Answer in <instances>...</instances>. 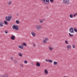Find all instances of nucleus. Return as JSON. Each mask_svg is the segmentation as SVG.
<instances>
[{
  "label": "nucleus",
  "mask_w": 77,
  "mask_h": 77,
  "mask_svg": "<svg viewBox=\"0 0 77 77\" xmlns=\"http://www.w3.org/2000/svg\"><path fill=\"white\" fill-rule=\"evenodd\" d=\"M36 27L37 30H39L41 28V26L39 25H37L36 26Z\"/></svg>",
  "instance_id": "nucleus-8"
},
{
  "label": "nucleus",
  "mask_w": 77,
  "mask_h": 77,
  "mask_svg": "<svg viewBox=\"0 0 77 77\" xmlns=\"http://www.w3.org/2000/svg\"><path fill=\"white\" fill-rule=\"evenodd\" d=\"M69 36H70V37H72L74 36L73 35L69 33Z\"/></svg>",
  "instance_id": "nucleus-17"
},
{
  "label": "nucleus",
  "mask_w": 77,
  "mask_h": 77,
  "mask_svg": "<svg viewBox=\"0 0 77 77\" xmlns=\"http://www.w3.org/2000/svg\"><path fill=\"white\" fill-rule=\"evenodd\" d=\"M31 34L32 35V36H34V37H35V36H36V35L35 34V33H34V32L32 31L31 32Z\"/></svg>",
  "instance_id": "nucleus-9"
},
{
  "label": "nucleus",
  "mask_w": 77,
  "mask_h": 77,
  "mask_svg": "<svg viewBox=\"0 0 77 77\" xmlns=\"http://www.w3.org/2000/svg\"><path fill=\"white\" fill-rule=\"evenodd\" d=\"M23 46H25V47H26V46H27V44H26V43H23V45H19L18 47L20 48H23L24 47H23Z\"/></svg>",
  "instance_id": "nucleus-2"
},
{
  "label": "nucleus",
  "mask_w": 77,
  "mask_h": 77,
  "mask_svg": "<svg viewBox=\"0 0 77 77\" xmlns=\"http://www.w3.org/2000/svg\"><path fill=\"white\" fill-rule=\"evenodd\" d=\"M20 66H21V67H23V66H24L23 65V64H20Z\"/></svg>",
  "instance_id": "nucleus-25"
},
{
  "label": "nucleus",
  "mask_w": 77,
  "mask_h": 77,
  "mask_svg": "<svg viewBox=\"0 0 77 77\" xmlns=\"http://www.w3.org/2000/svg\"><path fill=\"white\" fill-rule=\"evenodd\" d=\"M33 47H35V46H36V45H35V44H34L33 45Z\"/></svg>",
  "instance_id": "nucleus-33"
},
{
  "label": "nucleus",
  "mask_w": 77,
  "mask_h": 77,
  "mask_svg": "<svg viewBox=\"0 0 77 77\" xmlns=\"http://www.w3.org/2000/svg\"><path fill=\"white\" fill-rule=\"evenodd\" d=\"M52 49H52V48H49V50H52Z\"/></svg>",
  "instance_id": "nucleus-34"
},
{
  "label": "nucleus",
  "mask_w": 77,
  "mask_h": 77,
  "mask_svg": "<svg viewBox=\"0 0 77 77\" xmlns=\"http://www.w3.org/2000/svg\"><path fill=\"white\" fill-rule=\"evenodd\" d=\"M44 72L46 75H47V74H48V70L47 69H45L44 70Z\"/></svg>",
  "instance_id": "nucleus-7"
},
{
  "label": "nucleus",
  "mask_w": 77,
  "mask_h": 77,
  "mask_svg": "<svg viewBox=\"0 0 77 77\" xmlns=\"http://www.w3.org/2000/svg\"><path fill=\"white\" fill-rule=\"evenodd\" d=\"M47 41H48V38H45V40H44L43 42V43L44 44H45V43H46V42Z\"/></svg>",
  "instance_id": "nucleus-11"
},
{
  "label": "nucleus",
  "mask_w": 77,
  "mask_h": 77,
  "mask_svg": "<svg viewBox=\"0 0 77 77\" xmlns=\"http://www.w3.org/2000/svg\"><path fill=\"white\" fill-rule=\"evenodd\" d=\"M49 48H53L52 47H51V46H49Z\"/></svg>",
  "instance_id": "nucleus-32"
},
{
  "label": "nucleus",
  "mask_w": 77,
  "mask_h": 77,
  "mask_svg": "<svg viewBox=\"0 0 77 77\" xmlns=\"http://www.w3.org/2000/svg\"><path fill=\"white\" fill-rule=\"evenodd\" d=\"M45 61L46 62H49V60H48V59H46L45 60Z\"/></svg>",
  "instance_id": "nucleus-28"
},
{
  "label": "nucleus",
  "mask_w": 77,
  "mask_h": 77,
  "mask_svg": "<svg viewBox=\"0 0 77 77\" xmlns=\"http://www.w3.org/2000/svg\"><path fill=\"white\" fill-rule=\"evenodd\" d=\"M72 47H73V48H75V45H72Z\"/></svg>",
  "instance_id": "nucleus-27"
},
{
  "label": "nucleus",
  "mask_w": 77,
  "mask_h": 77,
  "mask_svg": "<svg viewBox=\"0 0 77 77\" xmlns=\"http://www.w3.org/2000/svg\"><path fill=\"white\" fill-rule=\"evenodd\" d=\"M16 23L17 24H19V23H20V22H19V21L18 20H17L16 21Z\"/></svg>",
  "instance_id": "nucleus-19"
},
{
  "label": "nucleus",
  "mask_w": 77,
  "mask_h": 77,
  "mask_svg": "<svg viewBox=\"0 0 77 77\" xmlns=\"http://www.w3.org/2000/svg\"><path fill=\"white\" fill-rule=\"evenodd\" d=\"M18 54L20 57H22V56H23V54H22V53H19Z\"/></svg>",
  "instance_id": "nucleus-14"
},
{
  "label": "nucleus",
  "mask_w": 77,
  "mask_h": 77,
  "mask_svg": "<svg viewBox=\"0 0 77 77\" xmlns=\"http://www.w3.org/2000/svg\"><path fill=\"white\" fill-rule=\"evenodd\" d=\"M42 2L45 4V5H47L48 4H49L50 3V1L49 0H41Z\"/></svg>",
  "instance_id": "nucleus-3"
},
{
  "label": "nucleus",
  "mask_w": 77,
  "mask_h": 77,
  "mask_svg": "<svg viewBox=\"0 0 77 77\" xmlns=\"http://www.w3.org/2000/svg\"><path fill=\"white\" fill-rule=\"evenodd\" d=\"M75 14V15H77V13H76Z\"/></svg>",
  "instance_id": "nucleus-38"
},
{
  "label": "nucleus",
  "mask_w": 77,
  "mask_h": 77,
  "mask_svg": "<svg viewBox=\"0 0 77 77\" xmlns=\"http://www.w3.org/2000/svg\"><path fill=\"white\" fill-rule=\"evenodd\" d=\"M12 29L14 30H18V29H19L18 26L17 25H14L12 26Z\"/></svg>",
  "instance_id": "nucleus-4"
},
{
  "label": "nucleus",
  "mask_w": 77,
  "mask_h": 77,
  "mask_svg": "<svg viewBox=\"0 0 77 77\" xmlns=\"http://www.w3.org/2000/svg\"><path fill=\"white\" fill-rule=\"evenodd\" d=\"M67 48H71V47L70 45H69L67 46Z\"/></svg>",
  "instance_id": "nucleus-16"
},
{
  "label": "nucleus",
  "mask_w": 77,
  "mask_h": 77,
  "mask_svg": "<svg viewBox=\"0 0 77 77\" xmlns=\"http://www.w3.org/2000/svg\"><path fill=\"white\" fill-rule=\"evenodd\" d=\"M69 17L70 18H72V17H73V15L72 14H71L69 15Z\"/></svg>",
  "instance_id": "nucleus-18"
},
{
  "label": "nucleus",
  "mask_w": 77,
  "mask_h": 77,
  "mask_svg": "<svg viewBox=\"0 0 77 77\" xmlns=\"http://www.w3.org/2000/svg\"><path fill=\"white\" fill-rule=\"evenodd\" d=\"M17 15L18 16V17L19 16V15H18V14H17Z\"/></svg>",
  "instance_id": "nucleus-36"
},
{
  "label": "nucleus",
  "mask_w": 77,
  "mask_h": 77,
  "mask_svg": "<svg viewBox=\"0 0 77 77\" xmlns=\"http://www.w3.org/2000/svg\"><path fill=\"white\" fill-rule=\"evenodd\" d=\"M49 62H50V63H52V62H53V61L51 60H49Z\"/></svg>",
  "instance_id": "nucleus-20"
},
{
  "label": "nucleus",
  "mask_w": 77,
  "mask_h": 77,
  "mask_svg": "<svg viewBox=\"0 0 77 77\" xmlns=\"http://www.w3.org/2000/svg\"><path fill=\"white\" fill-rule=\"evenodd\" d=\"M74 31L75 32H77V29L76 28H74Z\"/></svg>",
  "instance_id": "nucleus-22"
},
{
  "label": "nucleus",
  "mask_w": 77,
  "mask_h": 77,
  "mask_svg": "<svg viewBox=\"0 0 77 77\" xmlns=\"http://www.w3.org/2000/svg\"><path fill=\"white\" fill-rule=\"evenodd\" d=\"M50 1L52 3H53L54 2V1L53 0H50Z\"/></svg>",
  "instance_id": "nucleus-26"
},
{
  "label": "nucleus",
  "mask_w": 77,
  "mask_h": 77,
  "mask_svg": "<svg viewBox=\"0 0 77 77\" xmlns=\"http://www.w3.org/2000/svg\"><path fill=\"white\" fill-rule=\"evenodd\" d=\"M42 22H43V20H41L40 21V23H41Z\"/></svg>",
  "instance_id": "nucleus-31"
},
{
  "label": "nucleus",
  "mask_w": 77,
  "mask_h": 77,
  "mask_svg": "<svg viewBox=\"0 0 77 77\" xmlns=\"http://www.w3.org/2000/svg\"><path fill=\"white\" fill-rule=\"evenodd\" d=\"M5 32L6 34H7V33H8V31H5Z\"/></svg>",
  "instance_id": "nucleus-30"
},
{
  "label": "nucleus",
  "mask_w": 77,
  "mask_h": 77,
  "mask_svg": "<svg viewBox=\"0 0 77 77\" xmlns=\"http://www.w3.org/2000/svg\"><path fill=\"white\" fill-rule=\"evenodd\" d=\"M11 3L12 2H11V1H10L8 3V5H11Z\"/></svg>",
  "instance_id": "nucleus-23"
},
{
  "label": "nucleus",
  "mask_w": 77,
  "mask_h": 77,
  "mask_svg": "<svg viewBox=\"0 0 77 77\" xmlns=\"http://www.w3.org/2000/svg\"><path fill=\"white\" fill-rule=\"evenodd\" d=\"M10 59H11L12 60H13L14 59V58H13V57H10Z\"/></svg>",
  "instance_id": "nucleus-29"
},
{
  "label": "nucleus",
  "mask_w": 77,
  "mask_h": 77,
  "mask_svg": "<svg viewBox=\"0 0 77 77\" xmlns=\"http://www.w3.org/2000/svg\"><path fill=\"white\" fill-rule=\"evenodd\" d=\"M36 66L39 67V66H40V63H37L36 64Z\"/></svg>",
  "instance_id": "nucleus-15"
},
{
  "label": "nucleus",
  "mask_w": 77,
  "mask_h": 77,
  "mask_svg": "<svg viewBox=\"0 0 77 77\" xmlns=\"http://www.w3.org/2000/svg\"><path fill=\"white\" fill-rule=\"evenodd\" d=\"M63 2L65 5H68L69 3V0H63Z\"/></svg>",
  "instance_id": "nucleus-5"
},
{
  "label": "nucleus",
  "mask_w": 77,
  "mask_h": 77,
  "mask_svg": "<svg viewBox=\"0 0 77 77\" xmlns=\"http://www.w3.org/2000/svg\"><path fill=\"white\" fill-rule=\"evenodd\" d=\"M69 31L71 33H74V29L72 27H71L69 29Z\"/></svg>",
  "instance_id": "nucleus-6"
},
{
  "label": "nucleus",
  "mask_w": 77,
  "mask_h": 77,
  "mask_svg": "<svg viewBox=\"0 0 77 77\" xmlns=\"http://www.w3.org/2000/svg\"><path fill=\"white\" fill-rule=\"evenodd\" d=\"M15 38V36L14 35H12L11 37V39L12 40H14Z\"/></svg>",
  "instance_id": "nucleus-13"
},
{
  "label": "nucleus",
  "mask_w": 77,
  "mask_h": 77,
  "mask_svg": "<svg viewBox=\"0 0 77 77\" xmlns=\"http://www.w3.org/2000/svg\"><path fill=\"white\" fill-rule=\"evenodd\" d=\"M24 63L25 64H26V63H27V60H25L24 61Z\"/></svg>",
  "instance_id": "nucleus-21"
},
{
  "label": "nucleus",
  "mask_w": 77,
  "mask_h": 77,
  "mask_svg": "<svg viewBox=\"0 0 77 77\" xmlns=\"http://www.w3.org/2000/svg\"><path fill=\"white\" fill-rule=\"evenodd\" d=\"M11 18H12V16H6L5 17V19L6 21H4V24L5 25H8V23L7 22V21L8 22H9L10 21H11Z\"/></svg>",
  "instance_id": "nucleus-1"
},
{
  "label": "nucleus",
  "mask_w": 77,
  "mask_h": 77,
  "mask_svg": "<svg viewBox=\"0 0 77 77\" xmlns=\"http://www.w3.org/2000/svg\"><path fill=\"white\" fill-rule=\"evenodd\" d=\"M75 15H75V14H74L73 17H75Z\"/></svg>",
  "instance_id": "nucleus-35"
},
{
  "label": "nucleus",
  "mask_w": 77,
  "mask_h": 77,
  "mask_svg": "<svg viewBox=\"0 0 77 77\" xmlns=\"http://www.w3.org/2000/svg\"><path fill=\"white\" fill-rule=\"evenodd\" d=\"M63 77H67L66 76H64Z\"/></svg>",
  "instance_id": "nucleus-37"
},
{
  "label": "nucleus",
  "mask_w": 77,
  "mask_h": 77,
  "mask_svg": "<svg viewBox=\"0 0 77 77\" xmlns=\"http://www.w3.org/2000/svg\"><path fill=\"white\" fill-rule=\"evenodd\" d=\"M65 43L66 44H68V41H67V40H66V41H65Z\"/></svg>",
  "instance_id": "nucleus-24"
},
{
  "label": "nucleus",
  "mask_w": 77,
  "mask_h": 77,
  "mask_svg": "<svg viewBox=\"0 0 77 77\" xmlns=\"http://www.w3.org/2000/svg\"><path fill=\"white\" fill-rule=\"evenodd\" d=\"M53 64L54 65H58V63L57 62L54 61Z\"/></svg>",
  "instance_id": "nucleus-12"
},
{
  "label": "nucleus",
  "mask_w": 77,
  "mask_h": 77,
  "mask_svg": "<svg viewBox=\"0 0 77 77\" xmlns=\"http://www.w3.org/2000/svg\"><path fill=\"white\" fill-rule=\"evenodd\" d=\"M3 24H4V23L3 22H0V27H3Z\"/></svg>",
  "instance_id": "nucleus-10"
}]
</instances>
